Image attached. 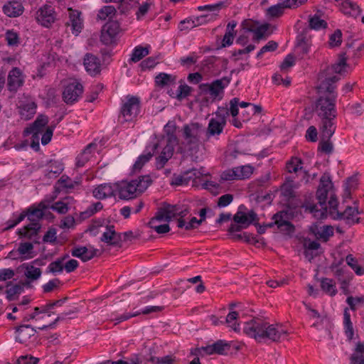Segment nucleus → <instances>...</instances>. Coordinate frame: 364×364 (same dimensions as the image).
Returning a JSON list of instances; mask_svg holds the SVG:
<instances>
[{
    "label": "nucleus",
    "mask_w": 364,
    "mask_h": 364,
    "mask_svg": "<svg viewBox=\"0 0 364 364\" xmlns=\"http://www.w3.org/2000/svg\"><path fill=\"white\" fill-rule=\"evenodd\" d=\"M176 129V122L168 121L164 127L166 136H161L155 141H151L146 146L144 153L140 155L135 161L134 169H141L155 154H159V156L156 157V168H164L173 156L174 147L178 143V139L175 134Z\"/></svg>",
    "instance_id": "1"
},
{
    "label": "nucleus",
    "mask_w": 364,
    "mask_h": 364,
    "mask_svg": "<svg viewBox=\"0 0 364 364\" xmlns=\"http://www.w3.org/2000/svg\"><path fill=\"white\" fill-rule=\"evenodd\" d=\"M333 78H327L318 86V92L323 95L317 100L314 112L319 118V129L326 137L333 136L336 129V109L335 101L336 85L331 82Z\"/></svg>",
    "instance_id": "2"
},
{
    "label": "nucleus",
    "mask_w": 364,
    "mask_h": 364,
    "mask_svg": "<svg viewBox=\"0 0 364 364\" xmlns=\"http://www.w3.org/2000/svg\"><path fill=\"white\" fill-rule=\"evenodd\" d=\"M243 331L255 340L269 339L279 341L286 338L287 331L280 325L270 324L260 318H254L245 323Z\"/></svg>",
    "instance_id": "3"
},
{
    "label": "nucleus",
    "mask_w": 364,
    "mask_h": 364,
    "mask_svg": "<svg viewBox=\"0 0 364 364\" xmlns=\"http://www.w3.org/2000/svg\"><path fill=\"white\" fill-rule=\"evenodd\" d=\"M48 123V117L46 115L40 114L34 122L24 130V134L26 136L32 135L31 146L33 149L36 150L38 149L40 136H41V139L43 145H46L50 141L53 131L55 128V124H50L45 129Z\"/></svg>",
    "instance_id": "4"
},
{
    "label": "nucleus",
    "mask_w": 364,
    "mask_h": 364,
    "mask_svg": "<svg viewBox=\"0 0 364 364\" xmlns=\"http://www.w3.org/2000/svg\"><path fill=\"white\" fill-rule=\"evenodd\" d=\"M332 187L333 184L329 175H323L320 178V184L316 192L318 204L308 202L304 205L305 210L312 213L314 218L323 219L327 216L326 199Z\"/></svg>",
    "instance_id": "5"
},
{
    "label": "nucleus",
    "mask_w": 364,
    "mask_h": 364,
    "mask_svg": "<svg viewBox=\"0 0 364 364\" xmlns=\"http://www.w3.org/2000/svg\"><path fill=\"white\" fill-rule=\"evenodd\" d=\"M151 182L149 176H142L130 181H122L116 183L117 193L121 199H132L136 197L139 193L144 192L151 185Z\"/></svg>",
    "instance_id": "6"
},
{
    "label": "nucleus",
    "mask_w": 364,
    "mask_h": 364,
    "mask_svg": "<svg viewBox=\"0 0 364 364\" xmlns=\"http://www.w3.org/2000/svg\"><path fill=\"white\" fill-rule=\"evenodd\" d=\"M214 115L209 120L205 132L207 139L211 137L218 139V136L223 133L227 123V118L229 116L228 108L226 107H219Z\"/></svg>",
    "instance_id": "7"
},
{
    "label": "nucleus",
    "mask_w": 364,
    "mask_h": 364,
    "mask_svg": "<svg viewBox=\"0 0 364 364\" xmlns=\"http://www.w3.org/2000/svg\"><path fill=\"white\" fill-rule=\"evenodd\" d=\"M25 214L26 216L28 217V220L30 221V223L23 228L19 229L18 230V234L20 237L31 239L36 235L41 229L39 220L43 218V212L41 209L34 208L31 210H28L27 213Z\"/></svg>",
    "instance_id": "8"
},
{
    "label": "nucleus",
    "mask_w": 364,
    "mask_h": 364,
    "mask_svg": "<svg viewBox=\"0 0 364 364\" xmlns=\"http://www.w3.org/2000/svg\"><path fill=\"white\" fill-rule=\"evenodd\" d=\"M230 82V78L223 77L215 80L210 83H202L199 85V90L203 94H208L213 100H220L224 94V90Z\"/></svg>",
    "instance_id": "9"
},
{
    "label": "nucleus",
    "mask_w": 364,
    "mask_h": 364,
    "mask_svg": "<svg viewBox=\"0 0 364 364\" xmlns=\"http://www.w3.org/2000/svg\"><path fill=\"white\" fill-rule=\"evenodd\" d=\"M205 130L199 123H191L186 124L183 128V136L185 144L189 151L198 146L200 137Z\"/></svg>",
    "instance_id": "10"
},
{
    "label": "nucleus",
    "mask_w": 364,
    "mask_h": 364,
    "mask_svg": "<svg viewBox=\"0 0 364 364\" xmlns=\"http://www.w3.org/2000/svg\"><path fill=\"white\" fill-rule=\"evenodd\" d=\"M346 53H342L339 55V58L337 63L333 64L331 67H328L326 70L322 71L318 75V80L320 82H323L327 78H333L331 82L332 85H336V83L340 80V77L337 75L344 72L346 66Z\"/></svg>",
    "instance_id": "11"
},
{
    "label": "nucleus",
    "mask_w": 364,
    "mask_h": 364,
    "mask_svg": "<svg viewBox=\"0 0 364 364\" xmlns=\"http://www.w3.org/2000/svg\"><path fill=\"white\" fill-rule=\"evenodd\" d=\"M139 112V98L135 96H127L121 107L120 117L123 118L124 122H132L137 117Z\"/></svg>",
    "instance_id": "12"
},
{
    "label": "nucleus",
    "mask_w": 364,
    "mask_h": 364,
    "mask_svg": "<svg viewBox=\"0 0 364 364\" xmlns=\"http://www.w3.org/2000/svg\"><path fill=\"white\" fill-rule=\"evenodd\" d=\"M82 91V84L77 80H73L65 86L63 92V99L66 104L72 105L78 100Z\"/></svg>",
    "instance_id": "13"
},
{
    "label": "nucleus",
    "mask_w": 364,
    "mask_h": 364,
    "mask_svg": "<svg viewBox=\"0 0 364 364\" xmlns=\"http://www.w3.org/2000/svg\"><path fill=\"white\" fill-rule=\"evenodd\" d=\"M119 31V25L117 21H109L102 28L100 41L105 45H111L115 41Z\"/></svg>",
    "instance_id": "14"
},
{
    "label": "nucleus",
    "mask_w": 364,
    "mask_h": 364,
    "mask_svg": "<svg viewBox=\"0 0 364 364\" xmlns=\"http://www.w3.org/2000/svg\"><path fill=\"white\" fill-rule=\"evenodd\" d=\"M163 307L159 306H148L142 309L141 311H136L133 313H124L118 316L116 313H112L110 316L111 321L114 322V324H118L122 321H127L132 317H135L141 314H149L153 312L161 311Z\"/></svg>",
    "instance_id": "15"
},
{
    "label": "nucleus",
    "mask_w": 364,
    "mask_h": 364,
    "mask_svg": "<svg viewBox=\"0 0 364 364\" xmlns=\"http://www.w3.org/2000/svg\"><path fill=\"white\" fill-rule=\"evenodd\" d=\"M25 80V75L18 68H13L8 74L7 87L10 92H16L19 87L23 86Z\"/></svg>",
    "instance_id": "16"
},
{
    "label": "nucleus",
    "mask_w": 364,
    "mask_h": 364,
    "mask_svg": "<svg viewBox=\"0 0 364 364\" xmlns=\"http://www.w3.org/2000/svg\"><path fill=\"white\" fill-rule=\"evenodd\" d=\"M37 21L45 27H49L55 20L53 8L50 5H44L36 12Z\"/></svg>",
    "instance_id": "17"
},
{
    "label": "nucleus",
    "mask_w": 364,
    "mask_h": 364,
    "mask_svg": "<svg viewBox=\"0 0 364 364\" xmlns=\"http://www.w3.org/2000/svg\"><path fill=\"white\" fill-rule=\"evenodd\" d=\"M336 5L339 9L347 16L354 18L358 16L361 13V9L357 3L350 0H334Z\"/></svg>",
    "instance_id": "18"
},
{
    "label": "nucleus",
    "mask_w": 364,
    "mask_h": 364,
    "mask_svg": "<svg viewBox=\"0 0 364 364\" xmlns=\"http://www.w3.org/2000/svg\"><path fill=\"white\" fill-rule=\"evenodd\" d=\"M272 219L280 231L288 233L292 232L294 230V225L289 222L290 217L287 211H280L274 215Z\"/></svg>",
    "instance_id": "19"
},
{
    "label": "nucleus",
    "mask_w": 364,
    "mask_h": 364,
    "mask_svg": "<svg viewBox=\"0 0 364 364\" xmlns=\"http://www.w3.org/2000/svg\"><path fill=\"white\" fill-rule=\"evenodd\" d=\"M68 12L69 21L66 24L68 26H70L73 34L77 36L81 32L83 27L81 12L72 9H69Z\"/></svg>",
    "instance_id": "20"
},
{
    "label": "nucleus",
    "mask_w": 364,
    "mask_h": 364,
    "mask_svg": "<svg viewBox=\"0 0 364 364\" xmlns=\"http://www.w3.org/2000/svg\"><path fill=\"white\" fill-rule=\"evenodd\" d=\"M37 105L35 102L31 99H26L25 101H20L18 105V112L21 118L23 120L31 119L36 112Z\"/></svg>",
    "instance_id": "21"
},
{
    "label": "nucleus",
    "mask_w": 364,
    "mask_h": 364,
    "mask_svg": "<svg viewBox=\"0 0 364 364\" xmlns=\"http://www.w3.org/2000/svg\"><path fill=\"white\" fill-rule=\"evenodd\" d=\"M101 241L112 246H118L122 241L121 233H117L114 225H107L101 236Z\"/></svg>",
    "instance_id": "22"
},
{
    "label": "nucleus",
    "mask_w": 364,
    "mask_h": 364,
    "mask_svg": "<svg viewBox=\"0 0 364 364\" xmlns=\"http://www.w3.org/2000/svg\"><path fill=\"white\" fill-rule=\"evenodd\" d=\"M116 193V183H103L97 186L92 191L93 196L99 200L114 196Z\"/></svg>",
    "instance_id": "23"
},
{
    "label": "nucleus",
    "mask_w": 364,
    "mask_h": 364,
    "mask_svg": "<svg viewBox=\"0 0 364 364\" xmlns=\"http://www.w3.org/2000/svg\"><path fill=\"white\" fill-rule=\"evenodd\" d=\"M83 65L86 71L91 75H95L101 70L100 60L92 53H87L85 55Z\"/></svg>",
    "instance_id": "24"
},
{
    "label": "nucleus",
    "mask_w": 364,
    "mask_h": 364,
    "mask_svg": "<svg viewBox=\"0 0 364 364\" xmlns=\"http://www.w3.org/2000/svg\"><path fill=\"white\" fill-rule=\"evenodd\" d=\"M230 349V345L227 341L223 340H218L212 345L202 347V350L208 355L219 354L224 355L227 354Z\"/></svg>",
    "instance_id": "25"
},
{
    "label": "nucleus",
    "mask_w": 364,
    "mask_h": 364,
    "mask_svg": "<svg viewBox=\"0 0 364 364\" xmlns=\"http://www.w3.org/2000/svg\"><path fill=\"white\" fill-rule=\"evenodd\" d=\"M98 250L93 247H75L71 251L73 257L80 258L83 262H87L92 259L97 253Z\"/></svg>",
    "instance_id": "26"
},
{
    "label": "nucleus",
    "mask_w": 364,
    "mask_h": 364,
    "mask_svg": "<svg viewBox=\"0 0 364 364\" xmlns=\"http://www.w3.org/2000/svg\"><path fill=\"white\" fill-rule=\"evenodd\" d=\"M208 15L200 16L196 18H188L181 21L178 26L181 31H188L192 28L206 22Z\"/></svg>",
    "instance_id": "27"
},
{
    "label": "nucleus",
    "mask_w": 364,
    "mask_h": 364,
    "mask_svg": "<svg viewBox=\"0 0 364 364\" xmlns=\"http://www.w3.org/2000/svg\"><path fill=\"white\" fill-rule=\"evenodd\" d=\"M36 333V329L31 326L21 325L16 328V341L21 343H26Z\"/></svg>",
    "instance_id": "28"
},
{
    "label": "nucleus",
    "mask_w": 364,
    "mask_h": 364,
    "mask_svg": "<svg viewBox=\"0 0 364 364\" xmlns=\"http://www.w3.org/2000/svg\"><path fill=\"white\" fill-rule=\"evenodd\" d=\"M3 11L9 17H17L23 14V6L20 1L12 0L4 5Z\"/></svg>",
    "instance_id": "29"
},
{
    "label": "nucleus",
    "mask_w": 364,
    "mask_h": 364,
    "mask_svg": "<svg viewBox=\"0 0 364 364\" xmlns=\"http://www.w3.org/2000/svg\"><path fill=\"white\" fill-rule=\"evenodd\" d=\"M64 170V166L60 161L51 160L44 170L45 176L48 178H57Z\"/></svg>",
    "instance_id": "30"
},
{
    "label": "nucleus",
    "mask_w": 364,
    "mask_h": 364,
    "mask_svg": "<svg viewBox=\"0 0 364 364\" xmlns=\"http://www.w3.org/2000/svg\"><path fill=\"white\" fill-rule=\"evenodd\" d=\"M302 160L298 157H292L291 159L287 163V170L289 173H298L299 171L304 173V180L305 183L309 182V175L305 171H302Z\"/></svg>",
    "instance_id": "31"
},
{
    "label": "nucleus",
    "mask_w": 364,
    "mask_h": 364,
    "mask_svg": "<svg viewBox=\"0 0 364 364\" xmlns=\"http://www.w3.org/2000/svg\"><path fill=\"white\" fill-rule=\"evenodd\" d=\"M176 77L171 74L161 73L155 77L156 85L160 87H171L176 85Z\"/></svg>",
    "instance_id": "32"
},
{
    "label": "nucleus",
    "mask_w": 364,
    "mask_h": 364,
    "mask_svg": "<svg viewBox=\"0 0 364 364\" xmlns=\"http://www.w3.org/2000/svg\"><path fill=\"white\" fill-rule=\"evenodd\" d=\"M359 213L358 208L355 205L354 207L348 206L342 213L338 215L341 218L345 219L348 224L352 225L359 222L358 218H355Z\"/></svg>",
    "instance_id": "33"
},
{
    "label": "nucleus",
    "mask_w": 364,
    "mask_h": 364,
    "mask_svg": "<svg viewBox=\"0 0 364 364\" xmlns=\"http://www.w3.org/2000/svg\"><path fill=\"white\" fill-rule=\"evenodd\" d=\"M95 144H89L84 150L76 157L75 165L77 167H82L90 160L92 153V149L95 148Z\"/></svg>",
    "instance_id": "34"
},
{
    "label": "nucleus",
    "mask_w": 364,
    "mask_h": 364,
    "mask_svg": "<svg viewBox=\"0 0 364 364\" xmlns=\"http://www.w3.org/2000/svg\"><path fill=\"white\" fill-rule=\"evenodd\" d=\"M343 325L345 333L348 340H352L354 335L353 326L350 320L348 309L346 308L343 314Z\"/></svg>",
    "instance_id": "35"
},
{
    "label": "nucleus",
    "mask_w": 364,
    "mask_h": 364,
    "mask_svg": "<svg viewBox=\"0 0 364 364\" xmlns=\"http://www.w3.org/2000/svg\"><path fill=\"white\" fill-rule=\"evenodd\" d=\"M105 2H116L119 4V9L122 13H127L131 9L139 4V0H104Z\"/></svg>",
    "instance_id": "36"
},
{
    "label": "nucleus",
    "mask_w": 364,
    "mask_h": 364,
    "mask_svg": "<svg viewBox=\"0 0 364 364\" xmlns=\"http://www.w3.org/2000/svg\"><path fill=\"white\" fill-rule=\"evenodd\" d=\"M235 168L239 180L249 178L254 171V167L249 164L239 166Z\"/></svg>",
    "instance_id": "37"
},
{
    "label": "nucleus",
    "mask_w": 364,
    "mask_h": 364,
    "mask_svg": "<svg viewBox=\"0 0 364 364\" xmlns=\"http://www.w3.org/2000/svg\"><path fill=\"white\" fill-rule=\"evenodd\" d=\"M321 287L323 291L330 296H333L337 292L335 282L329 278H323L321 279Z\"/></svg>",
    "instance_id": "38"
},
{
    "label": "nucleus",
    "mask_w": 364,
    "mask_h": 364,
    "mask_svg": "<svg viewBox=\"0 0 364 364\" xmlns=\"http://www.w3.org/2000/svg\"><path fill=\"white\" fill-rule=\"evenodd\" d=\"M70 198H66L63 200L57 201L51 205L50 208L60 214H65L70 209Z\"/></svg>",
    "instance_id": "39"
},
{
    "label": "nucleus",
    "mask_w": 364,
    "mask_h": 364,
    "mask_svg": "<svg viewBox=\"0 0 364 364\" xmlns=\"http://www.w3.org/2000/svg\"><path fill=\"white\" fill-rule=\"evenodd\" d=\"M149 47L136 46L132 54L130 60L136 63L149 54Z\"/></svg>",
    "instance_id": "40"
},
{
    "label": "nucleus",
    "mask_w": 364,
    "mask_h": 364,
    "mask_svg": "<svg viewBox=\"0 0 364 364\" xmlns=\"http://www.w3.org/2000/svg\"><path fill=\"white\" fill-rule=\"evenodd\" d=\"M238 313L236 311H230L224 319L225 323L228 324L235 331H240V325L237 323Z\"/></svg>",
    "instance_id": "41"
},
{
    "label": "nucleus",
    "mask_w": 364,
    "mask_h": 364,
    "mask_svg": "<svg viewBox=\"0 0 364 364\" xmlns=\"http://www.w3.org/2000/svg\"><path fill=\"white\" fill-rule=\"evenodd\" d=\"M321 140L319 143L318 149L326 154H331L333 151V144L330 141V139L332 136H330L329 137H326L323 135V131H321Z\"/></svg>",
    "instance_id": "42"
},
{
    "label": "nucleus",
    "mask_w": 364,
    "mask_h": 364,
    "mask_svg": "<svg viewBox=\"0 0 364 364\" xmlns=\"http://www.w3.org/2000/svg\"><path fill=\"white\" fill-rule=\"evenodd\" d=\"M103 208V205L101 202H96L91 205H90L87 210L82 213H81V217L84 218H89L98 212L99 210H102Z\"/></svg>",
    "instance_id": "43"
},
{
    "label": "nucleus",
    "mask_w": 364,
    "mask_h": 364,
    "mask_svg": "<svg viewBox=\"0 0 364 364\" xmlns=\"http://www.w3.org/2000/svg\"><path fill=\"white\" fill-rule=\"evenodd\" d=\"M116 12L113 6H103L97 14V18L100 20H105L107 18H112Z\"/></svg>",
    "instance_id": "44"
},
{
    "label": "nucleus",
    "mask_w": 364,
    "mask_h": 364,
    "mask_svg": "<svg viewBox=\"0 0 364 364\" xmlns=\"http://www.w3.org/2000/svg\"><path fill=\"white\" fill-rule=\"evenodd\" d=\"M64 258H58L49 264L47 268V272L53 274L60 273L63 270Z\"/></svg>",
    "instance_id": "45"
},
{
    "label": "nucleus",
    "mask_w": 364,
    "mask_h": 364,
    "mask_svg": "<svg viewBox=\"0 0 364 364\" xmlns=\"http://www.w3.org/2000/svg\"><path fill=\"white\" fill-rule=\"evenodd\" d=\"M284 9H283V6L278 1L277 4L273 5L267 9V15L270 18H277L281 16L284 14Z\"/></svg>",
    "instance_id": "46"
},
{
    "label": "nucleus",
    "mask_w": 364,
    "mask_h": 364,
    "mask_svg": "<svg viewBox=\"0 0 364 364\" xmlns=\"http://www.w3.org/2000/svg\"><path fill=\"white\" fill-rule=\"evenodd\" d=\"M149 361L153 364H175L176 358L169 355L161 358L151 356Z\"/></svg>",
    "instance_id": "47"
},
{
    "label": "nucleus",
    "mask_w": 364,
    "mask_h": 364,
    "mask_svg": "<svg viewBox=\"0 0 364 364\" xmlns=\"http://www.w3.org/2000/svg\"><path fill=\"white\" fill-rule=\"evenodd\" d=\"M25 276L31 280H36L41 276V270L40 268L36 267L32 265L26 267Z\"/></svg>",
    "instance_id": "48"
},
{
    "label": "nucleus",
    "mask_w": 364,
    "mask_h": 364,
    "mask_svg": "<svg viewBox=\"0 0 364 364\" xmlns=\"http://www.w3.org/2000/svg\"><path fill=\"white\" fill-rule=\"evenodd\" d=\"M346 303L349 305L352 311H355L358 306L364 304V296H348L346 299Z\"/></svg>",
    "instance_id": "49"
},
{
    "label": "nucleus",
    "mask_w": 364,
    "mask_h": 364,
    "mask_svg": "<svg viewBox=\"0 0 364 364\" xmlns=\"http://www.w3.org/2000/svg\"><path fill=\"white\" fill-rule=\"evenodd\" d=\"M309 26L311 28L314 30H319L321 28H324L326 27V22L321 19L318 16L314 15V16L309 18Z\"/></svg>",
    "instance_id": "50"
},
{
    "label": "nucleus",
    "mask_w": 364,
    "mask_h": 364,
    "mask_svg": "<svg viewBox=\"0 0 364 364\" xmlns=\"http://www.w3.org/2000/svg\"><path fill=\"white\" fill-rule=\"evenodd\" d=\"M342 42V33L341 31L337 29L329 37V46L331 48L338 47Z\"/></svg>",
    "instance_id": "51"
},
{
    "label": "nucleus",
    "mask_w": 364,
    "mask_h": 364,
    "mask_svg": "<svg viewBox=\"0 0 364 364\" xmlns=\"http://www.w3.org/2000/svg\"><path fill=\"white\" fill-rule=\"evenodd\" d=\"M33 249V245L31 242H21L19 244L17 251L18 253L24 256V259L29 258L30 257H26L25 255H29Z\"/></svg>",
    "instance_id": "52"
},
{
    "label": "nucleus",
    "mask_w": 364,
    "mask_h": 364,
    "mask_svg": "<svg viewBox=\"0 0 364 364\" xmlns=\"http://www.w3.org/2000/svg\"><path fill=\"white\" fill-rule=\"evenodd\" d=\"M235 168L227 169L224 171L220 175L221 181H234L239 180L237 178V175L236 173Z\"/></svg>",
    "instance_id": "53"
},
{
    "label": "nucleus",
    "mask_w": 364,
    "mask_h": 364,
    "mask_svg": "<svg viewBox=\"0 0 364 364\" xmlns=\"http://www.w3.org/2000/svg\"><path fill=\"white\" fill-rule=\"evenodd\" d=\"M278 47V44L273 41H269L265 46H264L257 54V58H261L264 53L272 52L275 50Z\"/></svg>",
    "instance_id": "54"
},
{
    "label": "nucleus",
    "mask_w": 364,
    "mask_h": 364,
    "mask_svg": "<svg viewBox=\"0 0 364 364\" xmlns=\"http://www.w3.org/2000/svg\"><path fill=\"white\" fill-rule=\"evenodd\" d=\"M155 220H150L149 225L150 228L154 230L158 234H164L170 230V227L168 224H162L159 225L158 223H154Z\"/></svg>",
    "instance_id": "55"
},
{
    "label": "nucleus",
    "mask_w": 364,
    "mask_h": 364,
    "mask_svg": "<svg viewBox=\"0 0 364 364\" xmlns=\"http://www.w3.org/2000/svg\"><path fill=\"white\" fill-rule=\"evenodd\" d=\"M60 281L59 279H53L50 280L48 282L43 285L42 288L44 293H49L53 291L55 289L59 287Z\"/></svg>",
    "instance_id": "56"
},
{
    "label": "nucleus",
    "mask_w": 364,
    "mask_h": 364,
    "mask_svg": "<svg viewBox=\"0 0 364 364\" xmlns=\"http://www.w3.org/2000/svg\"><path fill=\"white\" fill-rule=\"evenodd\" d=\"M233 220L235 223L244 225L243 228H246L250 225L248 215L243 213H237L234 215Z\"/></svg>",
    "instance_id": "57"
},
{
    "label": "nucleus",
    "mask_w": 364,
    "mask_h": 364,
    "mask_svg": "<svg viewBox=\"0 0 364 364\" xmlns=\"http://www.w3.org/2000/svg\"><path fill=\"white\" fill-rule=\"evenodd\" d=\"M158 63L157 58L156 57H149L144 60H143L140 63V67L142 70H145L146 69L153 68Z\"/></svg>",
    "instance_id": "58"
},
{
    "label": "nucleus",
    "mask_w": 364,
    "mask_h": 364,
    "mask_svg": "<svg viewBox=\"0 0 364 364\" xmlns=\"http://www.w3.org/2000/svg\"><path fill=\"white\" fill-rule=\"evenodd\" d=\"M21 291V287L18 284H15V285L12 286L11 287L7 289L6 291L7 299L9 301L14 300V296L16 294H20Z\"/></svg>",
    "instance_id": "59"
},
{
    "label": "nucleus",
    "mask_w": 364,
    "mask_h": 364,
    "mask_svg": "<svg viewBox=\"0 0 364 364\" xmlns=\"http://www.w3.org/2000/svg\"><path fill=\"white\" fill-rule=\"evenodd\" d=\"M39 360L31 355H22L18 358L16 364H38Z\"/></svg>",
    "instance_id": "60"
},
{
    "label": "nucleus",
    "mask_w": 364,
    "mask_h": 364,
    "mask_svg": "<svg viewBox=\"0 0 364 364\" xmlns=\"http://www.w3.org/2000/svg\"><path fill=\"white\" fill-rule=\"evenodd\" d=\"M6 39L9 46H15L18 43V35L14 31H8L6 33Z\"/></svg>",
    "instance_id": "61"
},
{
    "label": "nucleus",
    "mask_w": 364,
    "mask_h": 364,
    "mask_svg": "<svg viewBox=\"0 0 364 364\" xmlns=\"http://www.w3.org/2000/svg\"><path fill=\"white\" fill-rule=\"evenodd\" d=\"M267 29H268L267 25L261 26L259 27H257L256 29L254 28V30L252 31L254 33L253 39L255 41H259L260 39L263 38Z\"/></svg>",
    "instance_id": "62"
},
{
    "label": "nucleus",
    "mask_w": 364,
    "mask_h": 364,
    "mask_svg": "<svg viewBox=\"0 0 364 364\" xmlns=\"http://www.w3.org/2000/svg\"><path fill=\"white\" fill-rule=\"evenodd\" d=\"M150 3L145 2L139 6L137 11L136 12V16L137 20L141 19L148 12L150 8Z\"/></svg>",
    "instance_id": "63"
},
{
    "label": "nucleus",
    "mask_w": 364,
    "mask_h": 364,
    "mask_svg": "<svg viewBox=\"0 0 364 364\" xmlns=\"http://www.w3.org/2000/svg\"><path fill=\"white\" fill-rule=\"evenodd\" d=\"M56 230L55 228H50L45 234L43 238V242L53 243L56 240Z\"/></svg>",
    "instance_id": "64"
}]
</instances>
